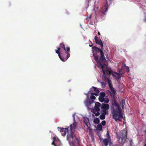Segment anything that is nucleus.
<instances>
[{"mask_svg":"<svg viewBox=\"0 0 146 146\" xmlns=\"http://www.w3.org/2000/svg\"><path fill=\"white\" fill-rule=\"evenodd\" d=\"M97 129L98 130H99V131L102 130V125L100 124H98L97 125Z\"/></svg>","mask_w":146,"mask_h":146,"instance_id":"18","label":"nucleus"},{"mask_svg":"<svg viewBox=\"0 0 146 146\" xmlns=\"http://www.w3.org/2000/svg\"><path fill=\"white\" fill-rule=\"evenodd\" d=\"M89 46L90 47H92L93 46V44L91 42V45H89Z\"/></svg>","mask_w":146,"mask_h":146,"instance_id":"40","label":"nucleus"},{"mask_svg":"<svg viewBox=\"0 0 146 146\" xmlns=\"http://www.w3.org/2000/svg\"><path fill=\"white\" fill-rule=\"evenodd\" d=\"M121 76L120 75V74L118 75H117V77H116V78L119 79L121 78Z\"/></svg>","mask_w":146,"mask_h":146,"instance_id":"32","label":"nucleus"},{"mask_svg":"<svg viewBox=\"0 0 146 146\" xmlns=\"http://www.w3.org/2000/svg\"><path fill=\"white\" fill-rule=\"evenodd\" d=\"M113 102L112 103L111 111L113 118L115 121L119 120L123 118L122 113L121 111V108L116 101L115 98H112Z\"/></svg>","mask_w":146,"mask_h":146,"instance_id":"1","label":"nucleus"},{"mask_svg":"<svg viewBox=\"0 0 146 146\" xmlns=\"http://www.w3.org/2000/svg\"><path fill=\"white\" fill-rule=\"evenodd\" d=\"M127 132L126 129L120 131L119 134H117V139L119 143L123 145L127 139Z\"/></svg>","mask_w":146,"mask_h":146,"instance_id":"4","label":"nucleus"},{"mask_svg":"<svg viewBox=\"0 0 146 146\" xmlns=\"http://www.w3.org/2000/svg\"><path fill=\"white\" fill-rule=\"evenodd\" d=\"M130 142V145L131 146H132L133 142L132 140L131 139H130L129 140Z\"/></svg>","mask_w":146,"mask_h":146,"instance_id":"34","label":"nucleus"},{"mask_svg":"<svg viewBox=\"0 0 146 146\" xmlns=\"http://www.w3.org/2000/svg\"><path fill=\"white\" fill-rule=\"evenodd\" d=\"M105 68H106V71L108 75H110L111 74L114 77H115V76L114 75V74L112 73V71L110 68H108L107 66H106V65L104 67V70ZM105 74L104 75V76L106 75L105 73Z\"/></svg>","mask_w":146,"mask_h":146,"instance_id":"9","label":"nucleus"},{"mask_svg":"<svg viewBox=\"0 0 146 146\" xmlns=\"http://www.w3.org/2000/svg\"><path fill=\"white\" fill-rule=\"evenodd\" d=\"M108 5L107 2H106V4L102 7L101 10L102 13L104 15H106V12L108 11Z\"/></svg>","mask_w":146,"mask_h":146,"instance_id":"11","label":"nucleus"},{"mask_svg":"<svg viewBox=\"0 0 146 146\" xmlns=\"http://www.w3.org/2000/svg\"><path fill=\"white\" fill-rule=\"evenodd\" d=\"M103 142L105 146H107L108 143L110 144V145L112 144V142L111 141V139H110L106 138L104 139Z\"/></svg>","mask_w":146,"mask_h":146,"instance_id":"12","label":"nucleus"},{"mask_svg":"<svg viewBox=\"0 0 146 146\" xmlns=\"http://www.w3.org/2000/svg\"><path fill=\"white\" fill-rule=\"evenodd\" d=\"M97 92H96L95 93H91V95H95L96 96H97L98 95V94L100 92L99 90H97Z\"/></svg>","mask_w":146,"mask_h":146,"instance_id":"22","label":"nucleus"},{"mask_svg":"<svg viewBox=\"0 0 146 146\" xmlns=\"http://www.w3.org/2000/svg\"><path fill=\"white\" fill-rule=\"evenodd\" d=\"M105 115L102 114L100 116V118L102 120L104 119L105 118Z\"/></svg>","mask_w":146,"mask_h":146,"instance_id":"21","label":"nucleus"},{"mask_svg":"<svg viewBox=\"0 0 146 146\" xmlns=\"http://www.w3.org/2000/svg\"><path fill=\"white\" fill-rule=\"evenodd\" d=\"M65 52H67L69 51L70 50V48L69 47H68L66 48V49L65 48Z\"/></svg>","mask_w":146,"mask_h":146,"instance_id":"30","label":"nucleus"},{"mask_svg":"<svg viewBox=\"0 0 146 146\" xmlns=\"http://www.w3.org/2000/svg\"><path fill=\"white\" fill-rule=\"evenodd\" d=\"M98 34L100 36V32L98 31Z\"/></svg>","mask_w":146,"mask_h":146,"instance_id":"44","label":"nucleus"},{"mask_svg":"<svg viewBox=\"0 0 146 146\" xmlns=\"http://www.w3.org/2000/svg\"><path fill=\"white\" fill-rule=\"evenodd\" d=\"M93 121L96 124H98L100 122V120L98 118H96L94 119Z\"/></svg>","mask_w":146,"mask_h":146,"instance_id":"17","label":"nucleus"},{"mask_svg":"<svg viewBox=\"0 0 146 146\" xmlns=\"http://www.w3.org/2000/svg\"><path fill=\"white\" fill-rule=\"evenodd\" d=\"M94 40L95 41L96 43L100 45L101 47V49L99 48L97 46H94L92 47V48L93 50L96 52V53L100 52V61H103V60H106L105 58L104 52L103 51L102 49H103L104 45L103 43V42L101 40L99 37V38L96 36L94 37Z\"/></svg>","mask_w":146,"mask_h":146,"instance_id":"2","label":"nucleus"},{"mask_svg":"<svg viewBox=\"0 0 146 146\" xmlns=\"http://www.w3.org/2000/svg\"><path fill=\"white\" fill-rule=\"evenodd\" d=\"M78 146H82L81 145H78Z\"/></svg>","mask_w":146,"mask_h":146,"instance_id":"48","label":"nucleus"},{"mask_svg":"<svg viewBox=\"0 0 146 146\" xmlns=\"http://www.w3.org/2000/svg\"><path fill=\"white\" fill-rule=\"evenodd\" d=\"M57 49H58L57 50H56L55 51H56V53L58 54L59 53H60V48H58Z\"/></svg>","mask_w":146,"mask_h":146,"instance_id":"29","label":"nucleus"},{"mask_svg":"<svg viewBox=\"0 0 146 146\" xmlns=\"http://www.w3.org/2000/svg\"><path fill=\"white\" fill-rule=\"evenodd\" d=\"M119 73L120 74H121V73H120V72L119 71Z\"/></svg>","mask_w":146,"mask_h":146,"instance_id":"51","label":"nucleus"},{"mask_svg":"<svg viewBox=\"0 0 146 146\" xmlns=\"http://www.w3.org/2000/svg\"><path fill=\"white\" fill-rule=\"evenodd\" d=\"M87 120H88V121H89V119L88 118H87Z\"/></svg>","mask_w":146,"mask_h":146,"instance_id":"47","label":"nucleus"},{"mask_svg":"<svg viewBox=\"0 0 146 146\" xmlns=\"http://www.w3.org/2000/svg\"><path fill=\"white\" fill-rule=\"evenodd\" d=\"M93 113L95 114L96 116H98L100 114V113L98 111H96L93 110Z\"/></svg>","mask_w":146,"mask_h":146,"instance_id":"20","label":"nucleus"},{"mask_svg":"<svg viewBox=\"0 0 146 146\" xmlns=\"http://www.w3.org/2000/svg\"><path fill=\"white\" fill-rule=\"evenodd\" d=\"M93 56L95 61L97 62L99 64V68L101 69L102 70L103 72V75H104L105 74V72L104 69V67H105L106 66V64H105V62L106 61V60H103V61H100V60H98V56L97 53L93 54Z\"/></svg>","mask_w":146,"mask_h":146,"instance_id":"5","label":"nucleus"},{"mask_svg":"<svg viewBox=\"0 0 146 146\" xmlns=\"http://www.w3.org/2000/svg\"><path fill=\"white\" fill-rule=\"evenodd\" d=\"M114 74H116L117 75H118L119 74V73H117V72H114Z\"/></svg>","mask_w":146,"mask_h":146,"instance_id":"41","label":"nucleus"},{"mask_svg":"<svg viewBox=\"0 0 146 146\" xmlns=\"http://www.w3.org/2000/svg\"><path fill=\"white\" fill-rule=\"evenodd\" d=\"M101 124L103 126H105L106 124V121L105 120L103 121L102 122Z\"/></svg>","mask_w":146,"mask_h":146,"instance_id":"28","label":"nucleus"},{"mask_svg":"<svg viewBox=\"0 0 146 146\" xmlns=\"http://www.w3.org/2000/svg\"><path fill=\"white\" fill-rule=\"evenodd\" d=\"M92 88H93L94 90L93 91L96 92H97V90H99L97 89L96 88L93 86H92Z\"/></svg>","mask_w":146,"mask_h":146,"instance_id":"27","label":"nucleus"},{"mask_svg":"<svg viewBox=\"0 0 146 146\" xmlns=\"http://www.w3.org/2000/svg\"><path fill=\"white\" fill-rule=\"evenodd\" d=\"M84 122L86 124V125L87 126H88V121L86 120H84Z\"/></svg>","mask_w":146,"mask_h":146,"instance_id":"37","label":"nucleus"},{"mask_svg":"<svg viewBox=\"0 0 146 146\" xmlns=\"http://www.w3.org/2000/svg\"><path fill=\"white\" fill-rule=\"evenodd\" d=\"M60 58V59L61 60H62V61L63 62L65 61V60H64L61 57Z\"/></svg>","mask_w":146,"mask_h":146,"instance_id":"38","label":"nucleus"},{"mask_svg":"<svg viewBox=\"0 0 146 146\" xmlns=\"http://www.w3.org/2000/svg\"><path fill=\"white\" fill-rule=\"evenodd\" d=\"M88 126H90V127L91 126V124H90V123H89V125H88Z\"/></svg>","mask_w":146,"mask_h":146,"instance_id":"45","label":"nucleus"},{"mask_svg":"<svg viewBox=\"0 0 146 146\" xmlns=\"http://www.w3.org/2000/svg\"><path fill=\"white\" fill-rule=\"evenodd\" d=\"M109 100L108 98H104V101L105 103H108L109 102Z\"/></svg>","mask_w":146,"mask_h":146,"instance_id":"24","label":"nucleus"},{"mask_svg":"<svg viewBox=\"0 0 146 146\" xmlns=\"http://www.w3.org/2000/svg\"><path fill=\"white\" fill-rule=\"evenodd\" d=\"M52 144L54 145H55V144L54 141H53V142L52 143Z\"/></svg>","mask_w":146,"mask_h":146,"instance_id":"43","label":"nucleus"},{"mask_svg":"<svg viewBox=\"0 0 146 146\" xmlns=\"http://www.w3.org/2000/svg\"><path fill=\"white\" fill-rule=\"evenodd\" d=\"M76 140L78 144V145H80L81 144L80 143V141L77 138H76Z\"/></svg>","mask_w":146,"mask_h":146,"instance_id":"35","label":"nucleus"},{"mask_svg":"<svg viewBox=\"0 0 146 146\" xmlns=\"http://www.w3.org/2000/svg\"><path fill=\"white\" fill-rule=\"evenodd\" d=\"M57 128L58 129L59 128L60 129V131L61 132V134L63 136H65L66 135L67 131V135H68V131L70 130V128L69 129V127H67L65 128L62 127L61 128L59 127H58ZM73 138H74V137ZM67 139L69 141V142H71L72 144H74L73 142V138L72 141H70L68 140V139H67Z\"/></svg>","mask_w":146,"mask_h":146,"instance_id":"7","label":"nucleus"},{"mask_svg":"<svg viewBox=\"0 0 146 146\" xmlns=\"http://www.w3.org/2000/svg\"><path fill=\"white\" fill-rule=\"evenodd\" d=\"M101 108L108 110L109 108V106L107 104L102 103L101 105Z\"/></svg>","mask_w":146,"mask_h":146,"instance_id":"13","label":"nucleus"},{"mask_svg":"<svg viewBox=\"0 0 146 146\" xmlns=\"http://www.w3.org/2000/svg\"><path fill=\"white\" fill-rule=\"evenodd\" d=\"M91 18V15L89 16V17H88L87 18H86L87 19H90Z\"/></svg>","mask_w":146,"mask_h":146,"instance_id":"39","label":"nucleus"},{"mask_svg":"<svg viewBox=\"0 0 146 146\" xmlns=\"http://www.w3.org/2000/svg\"><path fill=\"white\" fill-rule=\"evenodd\" d=\"M107 80L108 82V86L110 90V96L113 97L112 98H115V94H116V92L114 88L112 86V84H111V81L108 79H107Z\"/></svg>","mask_w":146,"mask_h":146,"instance_id":"6","label":"nucleus"},{"mask_svg":"<svg viewBox=\"0 0 146 146\" xmlns=\"http://www.w3.org/2000/svg\"><path fill=\"white\" fill-rule=\"evenodd\" d=\"M75 116V114H74L72 115L74 122L72 125L71 124L70 125V130L68 131L67 135V139L70 141H72L73 137L75 136L74 132L77 124V122L76 121Z\"/></svg>","mask_w":146,"mask_h":146,"instance_id":"3","label":"nucleus"},{"mask_svg":"<svg viewBox=\"0 0 146 146\" xmlns=\"http://www.w3.org/2000/svg\"><path fill=\"white\" fill-rule=\"evenodd\" d=\"M59 48H60V49L61 48H63L64 50H65V45L63 43H60V46Z\"/></svg>","mask_w":146,"mask_h":146,"instance_id":"15","label":"nucleus"},{"mask_svg":"<svg viewBox=\"0 0 146 146\" xmlns=\"http://www.w3.org/2000/svg\"><path fill=\"white\" fill-rule=\"evenodd\" d=\"M124 101V100H122V103H123V101Z\"/></svg>","mask_w":146,"mask_h":146,"instance_id":"49","label":"nucleus"},{"mask_svg":"<svg viewBox=\"0 0 146 146\" xmlns=\"http://www.w3.org/2000/svg\"><path fill=\"white\" fill-rule=\"evenodd\" d=\"M144 146H146V144H145Z\"/></svg>","mask_w":146,"mask_h":146,"instance_id":"50","label":"nucleus"},{"mask_svg":"<svg viewBox=\"0 0 146 146\" xmlns=\"http://www.w3.org/2000/svg\"><path fill=\"white\" fill-rule=\"evenodd\" d=\"M87 127H88V128L89 129L90 132H91L92 130V129L88 125V126Z\"/></svg>","mask_w":146,"mask_h":146,"instance_id":"33","label":"nucleus"},{"mask_svg":"<svg viewBox=\"0 0 146 146\" xmlns=\"http://www.w3.org/2000/svg\"><path fill=\"white\" fill-rule=\"evenodd\" d=\"M101 112L102 114H104L105 115L106 114H108V112L107 110H105L104 109H102L101 110Z\"/></svg>","mask_w":146,"mask_h":146,"instance_id":"16","label":"nucleus"},{"mask_svg":"<svg viewBox=\"0 0 146 146\" xmlns=\"http://www.w3.org/2000/svg\"><path fill=\"white\" fill-rule=\"evenodd\" d=\"M95 1L94 3V9H93V13H94L96 15V12L97 10H98V6L97 5Z\"/></svg>","mask_w":146,"mask_h":146,"instance_id":"14","label":"nucleus"},{"mask_svg":"<svg viewBox=\"0 0 146 146\" xmlns=\"http://www.w3.org/2000/svg\"><path fill=\"white\" fill-rule=\"evenodd\" d=\"M144 132L146 133V130H145L144 131Z\"/></svg>","mask_w":146,"mask_h":146,"instance_id":"46","label":"nucleus"},{"mask_svg":"<svg viewBox=\"0 0 146 146\" xmlns=\"http://www.w3.org/2000/svg\"><path fill=\"white\" fill-rule=\"evenodd\" d=\"M98 99L99 101L101 102H103L104 101V98L100 96L99 97Z\"/></svg>","mask_w":146,"mask_h":146,"instance_id":"19","label":"nucleus"},{"mask_svg":"<svg viewBox=\"0 0 146 146\" xmlns=\"http://www.w3.org/2000/svg\"><path fill=\"white\" fill-rule=\"evenodd\" d=\"M90 98L91 99V100H95L96 99V98L95 96L94 95H91V96L90 97Z\"/></svg>","mask_w":146,"mask_h":146,"instance_id":"26","label":"nucleus"},{"mask_svg":"<svg viewBox=\"0 0 146 146\" xmlns=\"http://www.w3.org/2000/svg\"><path fill=\"white\" fill-rule=\"evenodd\" d=\"M100 96L102 97H104L106 96V94L104 92H100Z\"/></svg>","mask_w":146,"mask_h":146,"instance_id":"23","label":"nucleus"},{"mask_svg":"<svg viewBox=\"0 0 146 146\" xmlns=\"http://www.w3.org/2000/svg\"><path fill=\"white\" fill-rule=\"evenodd\" d=\"M58 54V56H59V58H60V57H61V55H60V53H59Z\"/></svg>","mask_w":146,"mask_h":146,"instance_id":"42","label":"nucleus"},{"mask_svg":"<svg viewBox=\"0 0 146 146\" xmlns=\"http://www.w3.org/2000/svg\"><path fill=\"white\" fill-rule=\"evenodd\" d=\"M94 102V101L92 100H90L89 98L87 97L84 101V103L85 106L88 107L90 106L91 104H92Z\"/></svg>","mask_w":146,"mask_h":146,"instance_id":"8","label":"nucleus"},{"mask_svg":"<svg viewBox=\"0 0 146 146\" xmlns=\"http://www.w3.org/2000/svg\"><path fill=\"white\" fill-rule=\"evenodd\" d=\"M101 84L102 88H104L105 87L106 84V83L104 82H101Z\"/></svg>","mask_w":146,"mask_h":146,"instance_id":"25","label":"nucleus"},{"mask_svg":"<svg viewBox=\"0 0 146 146\" xmlns=\"http://www.w3.org/2000/svg\"><path fill=\"white\" fill-rule=\"evenodd\" d=\"M101 106V104L99 102L95 103V105L93 108V110L96 111H99L100 110V108Z\"/></svg>","mask_w":146,"mask_h":146,"instance_id":"10","label":"nucleus"},{"mask_svg":"<svg viewBox=\"0 0 146 146\" xmlns=\"http://www.w3.org/2000/svg\"><path fill=\"white\" fill-rule=\"evenodd\" d=\"M65 53L66 54V55L67 56V59H66V60H67L70 56V53H69L68 52H65Z\"/></svg>","mask_w":146,"mask_h":146,"instance_id":"31","label":"nucleus"},{"mask_svg":"<svg viewBox=\"0 0 146 146\" xmlns=\"http://www.w3.org/2000/svg\"><path fill=\"white\" fill-rule=\"evenodd\" d=\"M107 137L108 138V139H110V135L108 133V132L107 131Z\"/></svg>","mask_w":146,"mask_h":146,"instance_id":"36","label":"nucleus"}]
</instances>
